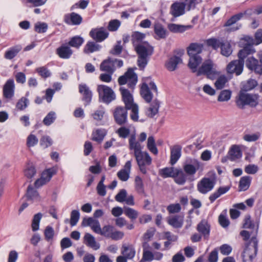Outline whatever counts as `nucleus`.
I'll list each match as a JSON object with an SVG mask.
<instances>
[{
  "mask_svg": "<svg viewBox=\"0 0 262 262\" xmlns=\"http://www.w3.org/2000/svg\"><path fill=\"white\" fill-rule=\"evenodd\" d=\"M203 49V45L198 43H190L187 49L190 57L188 66L193 73L196 71L197 68L202 61V58L199 54L202 53Z\"/></svg>",
  "mask_w": 262,
  "mask_h": 262,
  "instance_id": "nucleus-1",
  "label": "nucleus"
},
{
  "mask_svg": "<svg viewBox=\"0 0 262 262\" xmlns=\"http://www.w3.org/2000/svg\"><path fill=\"white\" fill-rule=\"evenodd\" d=\"M195 72L196 76L204 75L211 80L216 79L220 75L217 65L210 59L204 61L199 68H197Z\"/></svg>",
  "mask_w": 262,
  "mask_h": 262,
  "instance_id": "nucleus-2",
  "label": "nucleus"
},
{
  "mask_svg": "<svg viewBox=\"0 0 262 262\" xmlns=\"http://www.w3.org/2000/svg\"><path fill=\"white\" fill-rule=\"evenodd\" d=\"M138 57V66L141 70H143L146 66L149 57L152 54L154 49L147 42L135 48Z\"/></svg>",
  "mask_w": 262,
  "mask_h": 262,
  "instance_id": "nucleus-3",
  "label": "nucleus"
},
{
  "mask_svg": "<svg viewBox=\"0 0 262 262\" xmlns=\"http://www.w3.org/2000/svg\"><path fill=\"white\" fill-rule=\"evenodd\" d=\"M235 102L238 107L241 109H243L245 105L255 107L258 104L257 97L241 90L236 98Z\"/></svg>",
  "mask_w": 262,
  "mask_h": 262,
  "instance_id": "nucleus-4",
  "label": "nucleus"
},
{
  "mask_svg": "<svg viewBox=\"0 0 262 262\" xmlns=\"http://www.w3.org/2000/svg\"><path fill=\"white\" fill-rule=\"evenodd\" d=\"M258 241L256 237H252L250 242L246 245L242 253L243 262H252L257 252Z\"/></svg>",
  "mask_w": 262,
  "mask_h": 262,
  "instance_id": "nucleus-5",
  "label": "nucleus"
},
{
  "mask_svg": "<svg viewBox=\"0 0 262 262\" xmlns=\"http://www.w3.org/2000/svg\"><path fill=\"white\" fill-rule=\"evenodd\" d=\"M97 91L99 94V101L109 104L116 99V95L112 89L106 85H98Z\"/></svg>",
  "mask_w": 262,
  "mask_h": 262,
  "instance_id": "nucleus-6",
  "label": "nucleus"
},
{
  "mask_svg": "<svg viewBox=\"0 0 262 262\" xmlns=\"http://www.w3.org/2000/svg\"><path fill=\"white\" fill-rule=\"evenodd\" d=\"M152 91L157 94V88L155 83L153 81H150V78H147L146 82H144L142 84L140 90L141 95L147 103L150 102L152 99L153 95Z\"/></svg>",
  "mask_w": 262,
  "mask_h": 262,
  "instance_id": "nucleus-7",
  "label": "nucleus"
},
{
  "mask_svg": "<svg viewBox=\"0 0 262 262\" xmlns=\"http://www.w3.org/2000/svg\"><path fill=\"white\" fill-rule=\"evenodd\" d=\"M248 10H246L244 12H240L235 15H232L223 25V27L227 28L228 32H234L238 30L242 27L241 24H238L237 22L241 20L244 15L248 14Z\"/></svg>",
  "mask_w": 262,
  "mask_h": 262,
  "instance_id": "nucleus-8",
  "label": "nucleus"
},
{
  "mask_svg": "<svg viewBox=\"0 0 262 262\" xmlns=\"http://www.w3.org/2000/svg\"><path fill=\"white\" fill-rule=\"evenodd\" d=\"M140 171L143 174H146L152 163V159L146 151L135 157Z\"/></svg>",
  "mask_w": 262,
  "mask_h": 262,
  "instance_id": "nucleus-9",
  "label": "nucleus"
},
{
  "mask_svg": "<svg viewBox=\"0 0 262 262\" xmlns=\"http://www.w3.org/2000/svg\"><path fill=\"white\" fill-rule=\"evenodd\" d=\"M138 77L132 69H128L125 73L120 76L118 80L120 85L127 83L128 86L133 89L134 88L137 82Z\"/></svg>",
  "mask_w": 262,
  "mask_h": 262,
  "instance_id": "nucleus-10",
  "label": "nucleus"
},
{
  "mask_svg": "<svg viewBox=\"0 0 262 262\" xmlns=\"http://www.w3.org/2000/svg\"><path fill=\"white\" fill-rule=\"evenodd\" d=\"M127 111L125 107L118 106L114 110L113 116L115 122L119 125L125 124L127 122Z\"/></svg>",
  "mask_w": 262,
  "mask_h": 262,
  "instance_id": "nucleus-11",
  "label": "nucleus"
},
{
  "mask_svg": "<svg viewBox=\"0 0 262 262\" xmlns=\"http://www.w3.org/2000/svg\"><path fill=\"white\" fill-rule=\"evenodd\" d=\"M216 183L215 179L203 178L198 183L197 189L202 194H206L213 188Z\"/></svg>",
  "mask_w": 262,
  "mask_h": 262,
  "instance_id": "nucleus-12",
  "label": "nucleus"
},
{
  "mask_svg": "<svg viewBox=\"0 0 262 262\" xmlns=\"http://www.w3.org/2000/svg\"><path fill=\"white\" fill-rule=\"evenodd\" d=\"M201 167L200 162L196 159H187L183 165L184 172L188 176H193Z\"/></svg>",
  "mask_w": 262,
  "mask_h": 262,
  "instance_id": "nucleus-13",
  "label": "nucleus"
},
{
  "mask_svg": "<svg viewBox=\"0 0 262 262\" xmlns=\"http://www.w3.org/2000/svg\"><path fill=\"white\" fill-rule=\"evenodd\" d=\"M244 63V61L238 60H234L227 65L226 70L228 73L235 74L238 76L242 74L243 71Z\"/></svg>",
  "mask_w": 262,
  "mask_h": 262,
  "instance_id": "nucleus-14",
  "label": "nucleus"
},
{
  "mask_svg": "<svg viewBox=\"0 0 262 262\" xmlns=\"http://www.w3.org/2000/svg\"><path fill=\"white\" fill-rule=\"evenodd\" d=\"M246 66L249 70L254 72L256 74H262V64L254 57L249 56L247 58Z\"/></svg>",
  "mask_w": 262,
  "mask_h": 262,
  "instance_id": "nucleus-15",
  "label": "nucleus"
},
{
  "mask_svg": "<svg viewBox=\"0 0 262 262\" xmlns=\"http://www.w3.org/2000/svg\"><path fill=\"white\" fill-rule=\"evenodd\" d=\"M55 173L53 168L45 170L41 173L40 178L37 179L34 183L35 187L39 188L50 181L52 176Z\"/></svg>",
  "mask_w": 262,
  "mask_h": 262,
  "instance_id": "nucleus-16",
  "label": "nucleus"
},
{
  "mask_svg": "<svg viewBox=\"0 0 262 262\" xmlns=\"http://www.w3.org/2000/svg\"><path fill=\"white\" fill-rule=\"evenodd\" d=\"M56 54L61 59H68L72 56L73 54V51L66 43L62 44L56 49Z\"/></svg>",
  "mask_w": 262,
  "mask_h": 262,
  "instance_id": "nucleus-17",
  "label": "nucleus"
},
{
  "mask_svg": "<svg viewBox=\"0 0 262 262\" xmlns=\"http://www.w3.org/2000/svg\"><path fill=\"white\" fill-rule=\"evenodd\" d=\"M108 35V32L103 28L93 29L90 32V36L96 42L103 41Z\"/></svg>",
  "mask_w": 262,
  "mask_h": 262,
  "instance_id": "nucleus-18",
  "label": "nucleus"
},
{
  "mask_svg": "<svg viewBox=\"0 0 262 262\" xmlns=\"http://www.w3.org/2000/svg\"><path fill=\"white\" fill-rule=\"evenodd\" d=\"M63 19L64 23L70 25H79L82 21L81 15L75 12L65 14Z\"/></svg>",
  "mask_w": 262,
  "mask_h": 262,
  "instance_id": "nucleus-19",
  "label": "nucleus"
},
{
  "mask_svg": "<svg viewBox=\"0 0 262 262\" xmlns=\"http://www.w3.org/2000/svg\"><path fill=\"white\" fill-rule=\"evenodd\" d=\"M197 231L206 239H208L210 234V225L205 220H202L197 225Z\"/></svg>",
  "mask_w": 262,
  "mask_h": 262,
  "instance_id": "nucleus-20",
  "label": "nucleus"
},
{
  "mask_svg": "<svg viewBox=\"0 0 262 262\" xmlns=\"http://www.w3.org/2000/svg\"><path fill=\"white\" fill-rule=\"evenodd\" d=\"M160 105V101L157 99H155L148 107L145 108L146 115L149 118H153L158 113Z\"/></svg>",
  "mask_w": 262,
  "mask_h": 262,
  "instance_id": "nucleus-21",
  "label": "nucleus"
},
{
  "mask_svg": "<svg viewBox=\"0 0 262 262\" xmlns=\"http://www.w3.org/2000/svg\"><path fill=\"white\" fill-rule=\"evenodd\" d=\"M142 146L139 141H136L135 135H132L129 139V148L134 151V156L143 152L142 151Z\"/></svg>",
  "mask_w": 262,
  "mask_h": 262,
  "instance_id": "nucleus-22",
  "label": "nucleus"
},
{
  "mask_svg": "<svg viewBox=\"0 0 262 262\" xmlns=\"http://www.w3.org/2000/svg\"><path fill=\"white\" fill-rule=\"evenodd\" d=\"M185 7L183 4L180 2L173 3L170 7V14L174 17H179L185 13Z\"/></svg>",
  "mask_w": 262,
  "mask_h": 262,
  "instance_id": "nucleus-23",
  "label": "nucleus"
},
{
  "mask_svg": "<svg viewBox=\"0 0 262 262\" xmlns=\"http://www.w3.org/2000/svg\"><path fill=\"white\" fill-rule=\"evenodd\" d=\"M255 52L253 46L250 43L245 46L243 49L240 50L237 54L239 59L244 62V59L249 57V56L253 54Z\"/></svg>",
  "mask_w": 262,
  "mask_h": 262,
  "instance_id": "nucleus-24",
  "label": "nucleus"
},
{
  "mask_svg": "<svg viewBox=\"0 0 262 262\" xmlns=\"http://www.w3.org/2000/svg\"><path fill=\"white\" fill-rule=\"evenodd\" d=\"M79 93L82 94V100L85 102V105L89 104L92 100V93L85 84L79 85Z\"/></svg>",
  "mask_w": 262,
  "mask_h": 262,
  "instance_id": "nucleus-25",
  "label": "nucleus"
},
{
  "mask_svg": "<svg viewBox=\"0 0 262 262\" xmlns=\"http://www.w3.org/2000/svg\"><path fill=\"white\" fill-rule=\"evenodd\" d=\"M182 146L179 145H174L170 147V164L171 165L175 164L181 156Z\"/></svg>",
  "mask_w": 262,
  "mask_h": 262,
  "instance_id": "nucleus-26",
  "label": "nucleus"
},
{
  "mask_svg": "<svg viewBox=\"0 0 262 262\" xmlns=\"http://www.w3.org/2000/svg\"><path fill=\"white\" fill-rule=\"evenodd\" d=\"M120 91L122 95V100L125 104L124 107H128L136 104L134 102L133 95L127 89L121 87Z\"/></svg>",
  "mask_w": 262,
  "mask_h": 262,
  "instance_id": "nucleus-27",
  "label": "nucleus"
},
{
  "mask_svg": "<svg viewBox=\"0 0 262 262\" xmlns=\"http://www.w3.org/2000/svg\"><path fill=\"white\" fill-rule=\"evenodd\" d=\"M132 163L130 161L126 162L124 168L119 170L117 173V177L122 181H126L129 177Z\"/></svg>",
  "mask_w": 262,
  "mask_h": 262,
  "instance_id": "nucleus-28",
  "label": "nucleus"
},
{
  "mask_svg": "<svg viewBox=\"0 0 262 262\" xmlns=\"http://www.w3.org/2000/svg\"><path fill=\"white\" fill-rule=\"evenodd\" d=\"M182 63L181 57L174 55L169 58L165 62V67L169 71H173L177 68L179 64Z\"/></svg>",
  "mask_w": 262,
  "mask_h": 262,
  "instance_id": "nucleus-29",
  "label": "nucleus"
},
{
  "mask_svg": "<svg viewBox=\"0 0 262 262\" xmlns=\"http://www.w3.org/2000/svg\"><path fill=\"white\" fill-rule=\"evenodd\" d=\"M184 219V216L183 214L175 215L170 216L167 222L174 228H180L183 225Z\"/></svg>",
  "mask_w": 262,
  "mask_h": 262,
  "instance_id": "nucleus-30",
  "label": "nucleus"
},
{
  "mask_svg": "<svg viewBox=\"0 0 262 262\" xmlns=\"http://www.w3.org/2000/svg\"><path fill=\"white\" fill-rule=\"evenodd\" d=\"M14 83L13 79L7 81L3 88L4 96L8 99L11 98L14 95Z\"/></svg>",
  "mask_w": 262,
  "mask_h": 262,
  "instance_id": "nucleus-31",
  "label": "nucleus"
},
{
  "mask_svg": "<svg viewBox=\"0 0 262 262\" xmlns=\"http://www.w3.org/2000/svg\"><path fill=\"white\" fill-rule=\"evenodd\" d=\"M100 69L101 71L113 74L115 70L114 60L108 58L103 60L100 64Z\"/></svg>",
  "mask_w": 262,
  "mask_h": 262,
  "instance_id": "nucleus-32",
  "label": "nucleus"
},
{
  "mask_svg": "<svg viewBox=\"0 0 262 262\" xmlns=\"http://www.w3.org/2000/svg\"><path fill=\"white\" fill-rule=\"evenodd\" d=\"M168 30L173 33H181L192 28L191 25H182L176 24H169L167 26Z\"/></svg>",
  "mask_w": 262,
  "mask_h": 262,
  "instance_id": "nucleus-33",
  "label": "nucleus"
},
{
  "mask_svg": "<svg viewBox=\"0 0 262 262\" xmlns=\"http://www.w3.org/2000/svg\"><path fill=\"white\" fill-rule=\"evenodd\" d=\"M132 42L134 48L141 46L143 44V39L145 37V35L144 33L135 31L132 34Z\"/></svg>",
  "mask_w": 262,
  "mask_h": 262,
  "instance_id": "nucleus-34",
  "label": "nucleus"
},
{
  "mask_svg": "<svg viewBox=\"0 0 262 262\" xmlns=\"http://www.w3.org/2000/svg\"><path fill=\"white\" fill-rule=\"evenodd\" d=\"M21 49L22 47L20 45H17L12 47L5 52L4 57L7 59H12L17 56Z\"/></svg>",
  "mask_w": 262,
  "mask_h": 262,
  "instance_id": "nucleus-35",
  "label": "nucleus"
},
{
  "mask_svg": "<svg viewBox=\"0 0 262 262\" xmlns=\"http://www.w3.org/2000/svg\"><path fill=\"white\" fill-rule=\"evenodd\" d=\"M228 155H229V159L233 161L241 158L242 156V152L239 146L234 145L230 148Z\"/></svg>",
  "mask_w": 262,
  "mask_h": 262,
  "instance_id": "nucleus-36",
  "label": "nucleus"
},
{
  "mask_svg": "<svg viewBox=\"0 0 262 262\" xmlns=\"http://www.w3.org/2000/svg\"><path fill=\"white\" fill-rule=\"evenodd\" d=\"M121 254L129 259H133L136 254V250L132 245H123L121 248Z\"/></svg>",
  "mask_w": 262,
  "mask_h": 262,
  "instance_id": "nucleus-37",
  "label": "nucleus"
},
{
  "mask_svg": "<svg viewBox=\"0 0 262 262\" xmlns=\"http://www.w3.org/2000/svg\"><path fill=\"white\" fill-rule=\"evenodd\" d=\"M84 243L89 247L96 250L99 249L100 245L97 243L94 237L90 233H86L84 237Z\"/></svg>",
  "mask_w": 262,
  "mask_h": 262,
  "instance_id": "nucleus-38",
  "label": "nucleus"
},
{
  "mask_svg": "<svg viewBox=\"0 0 262 262\" xmlns=\"http://www.w3.org/2000/svg\"><path fill=\"white\" fill-rule=\"evenodd\" d=\"M107 133L106 130L103 128L96 129L92 133V140L98 143L101 142Z\"/></svg>",
  "mask_w": 262,
  "mask_h": 262,
  "instance_id": "nucleus-39",
  "label": "nucleus"
},
{
  "mask_svg": "<svg viewBox=\"0 0 262 262\" xmlns=\"http://www.w3.org/2000/svg\"><path fill=\"white\" fill-rule=\"evenodd\" d=\"M178 169L173 167H165L160 169L159 173L163 178H173Z\"/></svg>",
  "mask_w": 262,
  "mask_h": 262,
  "instance_id": "nucleus-40",
  "label": "nucleus"
},
{
  "mask_svg": "<svg viewBox=\"0 0 262 262\" xmlns=\"http://www.w3.org/2000/svg\"><path fill=\"white\" fill-rule=\"evenodd\" d=\"M229 189L230 187L229 186L219 187L216 191L209 196V199L210 202H214L216 199L219 198L221 195L226 193Z\"/></svg>",
  "mask_w": 262,
  "mask_h": 262,
  "instance_id": "nucleus-41",
  "label": "nucleus"
},
{
  "mask_svg": "<svg viewBox=\"0 0 262 262\" xmlns=\"http://www.w3.org/2000/svg\"><path fill=\"white\" fill-rule=\"evenodd\" d=\"M154 31L156 35V37H155L156 39H160L165 38L167 36L166 29L161 24H157L155 25Z\"/></svg>",
  "mask_w": 262,
  "mask_h": 262,
  "instance_id": "nucleus-42",
  "label": "nucleus"
},
{
  "mask_svg": "<svg viewBox=\"0 0 262 262\" xmlns=\"http://www.w3.org/2000/svg\"><path fill=\"white\" fill-rule=\"evenodd\" d=\"M101 46L94 41H88L85 45L83 52L85 54H90L99 51Z\"/></svg>",
  "mask_w": 262,
  "mask_h": 262,
  "instance_id": "nucleus-43",
  "label": "nucleus"
},
{
  "mask_svg": "<svg viewBox=\"0 0 262 262\" xmlns=\"http://www.w3.org/2000/svg\"><path fill=\"white\" fill-rule=\"evenodd\" d=\"M84 39L80 36H75L71 37L68 43L69 47L79 49L83 43Z\"/></svg>",
  "mask_w": 262,
  "mask_h": 262,
  "instance_id": "nucleus-44",
  "label": "nucleus"
},
{
  "mask_svg": "<svg viewBox=\"0 0 262 262\" xmlns=\"http://www.w3.org/2000/svg\"><path fill=\"white\" fill-rule=\"evenodd\" d=\"M173 178H174V182L179 185H183L186 181V174L181 169L177 170Z\"/></svg>",
  "mask_w": 262,
  "mask_h": 262,
  "instance_id": "nucleus-45",
  "label": "nucleus"
},
{
  "mask_svg": "<svg viewBox=\"0 0 262 262\" xmlns=\"http://www.w3.org/2000/svg\"><path fill=\"white\" fill-rule=\"evenodd\" d=\"M251 178L250 176H245L241 178L238 188L239 191H246L250 187Z\"/></svg>",
  "mask_w": 262,
  "mask_h": 262,
  "instance_id": "nucleus-46",
  "label": "nucleus"
},
{
  "mask_svg": "<svg viewBox=\"0 0 262 262\" xmlns=\"http://www.w3.org/2000/svg\"><path fill=\"white\" fill-rule=\"evenodd\" d=\"M26 196L28 201L37 200L39 198L37 191L35 190L31 185H29L28 187Z\"/></svg>",
  "mask_w": 262,
  "mask_h": 262,
  "instance_id": "nucleus-47",
  "label": "nucleus"
},
{
  "mask_svg": "<svg viewBox=\"0 0 262 262\" xmlns=\"http://www.w3.org/2000/svg\"><path fill=\"white\" fill-rule=\"evenodd\" d=\"M127 108V110H130L131 112L130 114V117L131 119L137 122L139 119V107L138 105L136 103L132 106H130Z\"/></svg>",
  "mask_w": 262,
  "mask_h": 262,
  "instance_id": "nucleus-48",
  "label": "nucleus"
},
{
  "mask_svg": "<svg viewBox=\"0 0 262 262\" xmlns=\"http://www.w3.org/2000/svg\"><path fill=\"white\" fill-rule=\"evenodd\" d=\"M243 228L253 229L255 233H257L258 229L249 215H247L245 217Z\"/></svg>",
  "mask_w": 262,
  "mask_h": 262,
  "instance_id": "nucleus-49",
  "label": "nucleus"
},
{
  "mask_svg": "<svg viewBox=\"0 0 262 262\" xmlns=\"http://www.w3.org/2000/svg\"><path fill=\"white\" fill-rule=\"evenodd\" d=\"M147 147L148 150L152 154L157 155L158 153V150L156 147L155 140L152 136L148 138Z\"/></svg>",
  "mask_w": 262,
  "mask_h": 262,
  "instance_id": "nucleus-50",
  "label": "nucleus"
},
{
  "mask_svg": "<svg viewBox=\"0 0 262 262\" xmlns=\"http://www.w3.org/2000/svg\"><path fill=\"white\" fill-rule=\"evenodd\" d=\"M124 213L132 220L136 219L139 215V213L137 211L127 207H124Z\"/></svg>",
  "mask_w": 262,
  "mask_h": 262,
  "instance_id": "nucleus-51",
  "label": "nucleus"
},
{
  "mask_svg": "<svg viewBox=\"0 0 262 262\" xmlns=\"http://www.w3.org/2000/svg\"><path fill=\"white\" fill-rule=\"evenodd\" d=\"M221 54L226 57L229 56L232 52V50L230 44L226 41L222 43L221 46Z\"/></svg>",
  "mask_w": 262,
  "mask_h": 262,
  "instance_id": "nucleus-52",
  "label": "nucleus"
},
{
  "mask_svg": "<svg viewBox=\"0 0 262 262\" xmlns=\"http://www.w3.org/2000/svg\"><path fill=\"white\" fill-rule=\"evenodd\" d=\"M42 214L41 213H38L34 215L31 224L33 231H36L39 229V223Z\"/></svg>",
  "mask_w": 262,
  "mask_h": 262,
  "instance_id": "nucleus-53",
  "label": "nucleus"
},
{
  "mask_svg": "<svg viewBox=\"0 0 262 262\" xmlns=\"http://www.w3.org/2000/svg\"><path fill=\"white\" fill-rule=\"evenodd\" d=\"M56 118V113L54 112H50L43 120V123L46 126H49L52 124Z\"/></svg>",
  "mask_w": 262,
  "mask_h": 262,
  "instance_id": "nucleus-54",
  "label": "nucleus"
},
{
  "mask_svg": "<svg viewBox=\"0 0 262 262\" xmlns=\"http://www.w3.org/2000/svg\"><path fill=\"white\" fill-rule=\"evenodd\" d=\"M135 186L136 191L140 194L144 192V185L142 178L139 176H136L135 179Z\"/></svg>",
  "mask_w": 262,
  "mask_h": 262,
  "instance_id": "nucleus-55",
  "label": "nucleus"
},
{
  "mask_svg": "<svg viewBox=\"0 0 262 262\" xmlns=\"http://www.w3.org/2000/svg\"><path fill=\"white\" fill-rule=\"evenodd\" d=\"M183 4L184 7L187 10L189 11L191 9H194L195 5L202 2V0H180Z\"/></svg>",
  "mask_w": 262,
  "mask_h": 262,
  "instance_id": "nucleus-56",
  "label": "nucleus"
},
{
  "mask_svg": "<svg viewBox=\"0 0 262 262\" xmlns=\"http://www.w3.org/2000/svg\"><path fill=\"white\" fill-rule=\"evenodd\" d=\"M217 78L214 83L216 89L221 90L224 87L226 83L228 81L227 78L225 75H219Z\"/></svg>",
  "mask_w": 262,
  "mask_h": 262,
  "instance_id": "nucleus-57",
  "label": "nucleus"
},
{
  "mask_svg": "<svg viewBox=\"0 0 262 262\" xmlns=\"http://www.w3.org/2000/svg\"><path fill=\"white\" fill-rule=\"evenodd\" d=\"M29 103V100L26 97H21L16 103V107L18 110L23 111L28 106Z\"/></svg>",
  "mask_w": 262,
  "mask_h": 262,
  "instance_id": "nucleus-58",
  "label": "nucleus"
},
{
  "mask_svg": "<svg viewBox=\"0 0 262 262\" xmlns=\"http://www.w3.org/2000/svg\"><path fill=\"white\" fill-rule=\"evenodd\" d=\"M231 95V92L229 90L222 91L218 96L217 100L220 102L227 101L230 98Z\"/></svg>",
  "mask_w": 262,
  "mask_h": 262,
  "instance_id": "nucleus-59",
  "label": "nucleus"
},
{
  "mask_svg": "<svg viewBox=\"0 0 262 262\" xmlns=\"http://www.w3.org/2000/svg\"><path fill=\"white\" fill-rule=\"evenodd\" d=\"M48 27L46 23L37 22L34 25V30L38 33H43L47 31Z\"/></svg>",
  "mask_w": 262,
  "mask_h": 262,
  "instance_id": "nucleus-60",
  "label": "nucleus"
},
{
  "mask_svg": "<svg viewBox=\"0 0 262 262\" xmlns=\"http://www.w3.org/2000/svg\"><path fill=\"white\" fill-rule=\"evenodd\" d=\"M223 42L220 39L216 38H210L207 40V44L208 46L211 47L213 49L216 50L221 46Z\"/></svg>",
  "mask_w": 262,
  "mask_h": 262,
  "instance_id": "nucleus-61",
  "label": "nucleus"
},
{
  "mask_svg": "<svg viewBox=\"0 0 262 262\" xmlns=\"http://www.w3.org/2000/svg\"><path fill=\"white\" fill-rule=\"evenodd\" d=\"M257 85V81L254 79H249L247 81L242 88V91L247 92L254 89Z\"/></svg>",
  "mask_w": 262,
  "mask_h": 262,
  "instance_id": "nucleus-62",
  "label": "nucleus"
},
{
  "mask_svg": "<svg viewBox=\"0 0 262 262\" xmlns=\"http://www.w3.org/2000/svg\"><path fill=\"white\" fill-rule=\"evenodd\" d=\"M114 227L111 225H106L101 229V232L100 234L106 237L110 238L111 235Z\"/></svg>",
  "mask_w": 262,
  "mask_h": 262,
  "instance_id": "nucleus-63",
  "label": "nucleus"
},
{
  "mask_svg": "<svg viewBox=\"0 0 262 262\" xmlns=\"http://www.w3.org/2000/svg\"><path fill=\"white\" fill-rule=\"evenodd\" d=\"M153 257V252L150 250L143 251L142 257L139 262H151Z\"/></svg>",
  "mask_w": 262,
  "mask_h": 262,
  "instance_id": "nucleus-64",
  "label": "nucleus"
}]
</instances>
